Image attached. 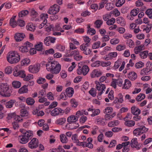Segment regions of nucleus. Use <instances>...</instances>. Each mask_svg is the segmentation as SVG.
<instances>
[{
	"label": "nucleus",
	"mask_w": 152,
	"mask_h": 152,
	"mask_svg": "<svg viewBox=\"0 0 152 152\" xmlns=\"http://www.w3.org/2000/svg\"><path fill=\"white\" fill-rule=\"evenodd\" d=\"M60 7L57 4H55L51 7L48 11V13L50 15H55L59 12Z\"/></svg>",
	"instance_id": "nucleus-8"
},
{
	"label": "nucleus",
	"mask_w": 152,
	"mask_h": 152,
	"mask_svg": "<svg viewBox=\"0 0 152 152\" xmlns=\"http://www.w3.org/2000/svg\"><path fill=\"white\" fill-rule=\"evenodd\" d=\"M46 79L42 77H39L37 80V82L39 84H42L46 82Z\"/></svg>",
	"instance_id": "nucleus-47"
},
{
	"label": "nucleus",
	"mask_w": 152,
	"mask_h": 152,
	"mask_svg": "<svg viewBox=\"0 0 152 152\" xmlns=\"http://www.w3.org/2000/svg\"><path fill=\"white\" fill-rule=\"evenodd\" d=\"M103 23V21L102 20H97L94 23L95 27L98 28H100Z\"/></svg>",
	"instance_id": "nucleus-27"
},
{
	"label": "nucleus",
	"mask_w": 152,
	"mask_h": 152,
	"mask_svg": "<svg viewBox=\"0 0 152 152\" xmlns=\"http://www.w3.org/2000/svg\"><path fill=\"white\" fill-rule=\"evenodd\" d=\"M96 88L98 91H102L103 93V91L106 88V87L104 84L99 82L98 84L96 85Z\"/></svg>",
	"instance_id": "nucleus-22"
},
{
	"label": "nucleus",
	"mask_w": 152,
	"mask_h": 152,
	"mask_svg": "<svg viewBox=\"0 0 152 152\" xmlns=\"http://www.w3.org/2000/svg\"><path fill=\"white\" fill-rule=\"evenodd\" d=\"M56 40V39L55 37L48 36L45 38L44 40V42L46 45L49 46L50 45V42L53 43L55 42Z\"/></svg>",
	"instance_id": "nucleus-12"
},
{
	"label": "nucleus",
	"mask_w": 152,
	"mask_h": 152,
	"mask_svg": "<svg viewBox=\"0 0 152 152\" xmlns=\"http://www.w3.org/2000/svg\"><path fill=\"white\" fill-rule=\"evenodd\" d=\"M117 56V53L116 52L110 53L109 54L106 55V57L105 59L107 60L111 59L113 57H115Z\"/></svg>",
	"instance_id": "nucleus-21"
},
{
	"label": "nucleus",
	"mask_w": 152,
	"mask_h": 152,
	"mask_svg": "<svg viewBox=\"0 0 152 152\" xmlns=\"http://www.w3.org/2000/svg\"><path fill=\"white\" fill-rule=\"evenodd\" d=\"M39 144L38 140L36 138H33L28 143V147L31 149L36 148Z\"/></svg>",
	"instance_id": "nucleus-10"
},
{
	"label": "nucleus",
	"mask_w": 152,
	"mask_h": 152,
	"mask_svg": "<svg viewBox=\"0 0 152 152\" xmlns=\"http://www.w3.org/2000/svg\"><path fill=\"white\" fill-rule=\"evenodd\" d=\"M10 24L13 28H14L17 26V22L14 20V19L13 18H12L10 19Z\"/></svg>",
	"instance_id": "nucleus-41"
},
{
	"label": "nucleus",
	"mask_w": 152,
	"mask_h": 152,
	"mask_svg": "<svg viewBox=\"0 0 152 152\" xmlns=\"http://www.w3.org/2000/svg\"><path fill=\"white\" fill-rule=\"evenodd\" d=\"M126 48V47L125 45H118L116 48V49L118 51H121Z\"/></svg>",
	"instance_id": "nucleus-52"
},
{
	"label": "nucleus",
	"mask_w": 152,
	"mask_h": 152,
	"mask_svg": "<svg viewBox=\"0 0 152 152\" xmlns=\"http://www.w3.org/2000/svg\"><path fill=\"white\" fill-rule=\"evenodd\" d=\"M101 62L100 61H96L91 64V66L92 67H98L100 66Z\"/></svg>",
	"instance_id": "nucleus-56"
},
{
	"label": "nucleus",
	"mask_w": 152,
	"mask_h": 152,
	"mask_svg": "<svg viewBox=\"0 0 152 152\" xmlns=\"http://www.w3.org/2000/svg\"><path fill=\"white\" fill-rule=\"evenodd\" d=\"M64 110L59 107L54 108L51 112V115L53 116H55L59 115L60 113H63Z\"/></svg>",
	"instance_id": "nucleus-11"
},
{
	"label": "nucleus",
	"mask_w": 152,
	"mask_h": 152,
	"mask_svg": "<svg viewBox=\"0 0 152 152\" xmlns=\"http://www.w3.org/2000/svg\"><path fill=\"white\" fill-rule=\"evenodd\" d=\"M131 112L134 115H138L141 113L140 110L135 106H133L131 108Z\"/></svg>",
	"instance_id": "nucleus-16"
},
{
	"label": "nucleus",
	"mask_w": 152,
	"mask_h": 152,
	"mask_svg": "<svg viewBox=\"0 0 152 152\" xmlns=\"http://www.w3.org/2000/svg\"><path fill=\"white\" fill-rule=\"evenodd\" d=\"M17 25L19 26L20 27L24 26L25 25V23L24 21L21 19H19L17 21Z\"/></svg>",
	"instance_id": "nucleus-46"
},
{
	"label": "nucleus",
	"mask_w": 152,
	"mask_h": 152,
	"mask_svg": "<svg viewBox=\"0 0 152 152\" xmlns=\"http://www.w3.org/2000/svg\"><path fill=\"white\" fill-rule=\"evenodd\" d=\"M90 42H86V43H83L80 46V49H83V48H88V47L90 46Z\"/></svg>",
	"instance_id": "nucleus-54"
},
{
	"label": "nucleus",
	"mask_w": 152,
	"mask_h": 152,
	"mask_svg": "<svg viewBox=\"0 0 152 152\" xmlns=\"http://www.w3.org/2000/svg\"><path fill=\"white\" fill-rule=\"evenodd\" d=\"M146 67L142 69L140 72L141 75H148V73L152 70V63L150 62H147L146 64Z\"/></svg>",
	"instance_id": "nucleus-6"
},
{
	"label": "nucleus",
	"mask_w": 152,
	"mask_h": 152,
	"mask_svg": "<svg viewBox=\"0 0 152 152\" xmlns=\"http://www.w3.org/2000/svg\"><path fill=\"white\" fill-rule=\"evenodd\" d=\"M14 70L13 75L15 76H19L22 78H25L26 77L25 72L24 71L18 70L17 67L15 68Z\"/></svg>",
	"instance_id": "nucleus-9"
},
{
	"label": "nucleus",
	"mask_w": 152,
	"mask_h": 152,
	"mask_svg": "<svg viewBox=\"0 0 152 152\" xmlns=\"http://www.w3.org/2000/svg\"><path fill=\"white\" fill-rule=\"evenodd\" d=\"M16 115L15 113H9L8 114L7 118L8 120L12 118H15Z\"/></svg>",
	"instance_id": "nucleus-61"
},
{
	"label": "nucleus",
	"mask_w": 152,
	"mask_h": 152,
	"mask_svg": "<svg viewBox=\"0 0 152 152\" xmlns=\"http://www.w3.org/2000/svg\"><path fill=\"white\" fill-rule=\"evenodd\" d=\"M78 118L79 116L71 115L68 117L67 119V121L68 122L74 123L78 121Z\"/></svg>",
	"instance_id": "nucleus-18"
},
{
	"label": "nucleus",
	"mask_w": 152,
	"mask_h": 152,
	"mask_svg": "<svg viewBox=\"0 0 152 152\" xmlns=\"http://www.w3.org/2000/svg\"><path fill=\"white\" fill-rule=\"evenodd\" d=\"M34 47L36 50L38 51H42L43 49L42 43L40 42L39 44L35 45Z\"/></svg>",
	"instance_id": "nucleus-32"
},
{
	"label": "nucleus",
	"mask_w": 152,
	"mask_h": 152,
	"mask_svg": "<svg viewBox=\"0 0 152 152\" xmlns=\"http://www.w3.org/2000/svg\"><path fill=\"white\" fill-rule=\"evenodd\" d=\"M30 61L29 59L27 58H25L21 61V65L22 66L24 65L27 66L30 63Z\"/></svg>",
	"instance_id": "nucleus-37"
},
{
	"label": "nucleus",
	"mask_w": 152,
	"mask_h": 152,
	"mask_svg": "<svg viewBox=\"0 0 152 152\" xmlns=\"http://www.w3.org/2000/svg\"><path fill=\"white\" fill-rule=\"evenodd\" d=\"M126 43L129 45L130 48H133L134 45V42L131 39L127 40Z\"/></svg>",
	"instance_id": "nucleus-55"
},
{
	"label": "nucleus",
	"mask_w": 152,
	"mask_h": 152,
	"mask_svg": "<svg viewBox=\"0 0 152 152\" xmlns=\"http://www.w3.org/2000/svg\"><path fill=\"white\" fill-rule=\"evenodd\" d=\"M9 85L7 83H0V94L5 97H9L11 95Z\"/></svg>",
	"instance_id": "nucleus-3"
},
{
	"label": "nucleus",
	"mask_w": 152,
	"mask_h": 152,
	"mask_svg": "<svg viewBox=\"0 0 152 152\" xmlns=\"http://www.w3.org/2000/svg\"><path fill=\"white\" fill-rule=\"evenodd\" d=\"M96 31L94 29L90 28V29H88L87 31V34H89L91 35H93L96 34Z\"/></svg>",
	"instance_id": "nucleus-50"
},
{
	"label": "nucleus",
	"mask_w": 152,
	"mask_h": 152,
	"mask_svg": "<svg viewBox=\"0 0 152 152\" xmlns=\"http://www.w3.org/2000/svg\"><path fill=\"white\" fill-rule=\"evenodd\" d=\"M131 82L129 80L126 79L125 80V83L124 86V88L128 89L131 87Z\"/></svg>",
	"instance_id": "nucleus-26"
},
{
	"label": "nucleus",
	"mask_w": 152,
	"mask_h": 152,
	"mask_svg": "<svg viewBox=\"0 0 152 152\" xmlns=\"http://www.w3.org/2000/svg\"><path fill=\"white\" fill-rule=\"evenodd\" d=\"M116 144V141L115 140H113L110 142L109 145L108 146L109 148H112L114 147Z\"/></svg>",
	"instance_id": "nucleus-64"
},
{
	"label": "nucleus",
	"mask_w": 152,
	"mask_h": 152,
	"mask_svg": "<svg viewBox=\"0 0 152 152\" xmlns=\"http://www.w3.org/2000/svg\"><path fill=\"white\" fill-rule=\"evenodd\" d=\"M20 113L21 117H26V118H29L28 112L26 109H21Z\"/></svg>",
	"instance_id": "nucleus-23"
},
{
	"label": "nucleus",
	"mask_w": 152,
	"mask_h": 152,
	"mask_svg": "<svg viewBox=\"0 0 152 152\" xmlns=\"http://www.w3.org/2000/svg\"><path fill=\"white\" fill-rule=\"evenodd\" d=\"M58 104V102H53L49 106V109L53 108L56 107Z\"/></svg>",
	"instance_id": "nucleus-60"
},
{
	"label": "nucleus",
	"mask_w": 152,
	"mask_h": 152,
	"mask_svg": "<svg viewBox=\"0 0 152 152\" xmlns=\"http://www.w3.org/2000/svg\"><path fill=\"white\" fill-rule=\"evenodd\" d=\"M12 68L11 66L7 67L5 69V73L7 74H10L12 73Z\"/></svg>",
	"instance_id": "nucleus-44"
},
{
	"label": "nucleus",
	"mask_w": 152,
	"mask_h": 152,
	"mask_svg": "<svg viewBox=\"0 0 152 152\" xmlns=\"http://www.w3.org/2000/svg\"><path fill=\"white\" fill-rule=\"evenodd\" d=\"M27 86L25 85H24L18 90V92L20 94L26 93L28 91Z\"/></svg>",
	"instance_id": "nucleus-25"
},
{
	"label": "nucleus",
	"mask_w": 152,
	"mask_h": 152,
	"mask_svg": "<svg viewBox=\"0 0 152 152\" xmlns=\"http://www.w3.org/2000/svg\"><path fill=\"white\" fill-rule=\"evenodd\" d=\"M8 61L11 64H14L18 62L20 60V56L17 52L10 51L7 57Z\"/></svg>",
	"instance_id": "nucleus-2"
},
{
	"label": "nucleus",
	"mask_w": 152,
	"mask_h": 152,
	"mask_svg": "<svg viewBox=\"0 0 152 152\" xmlns=\"http://www.w3.org/2000/svg\"><path fill=\"white\" fill-rule=\"evenodd\" d=\"M119 42V40L118 39H113L110 40V43L112 45L117 44Z\"/></svg>",
	"instance_id": "nucleus-59"
},
{
	"label": "nucleus",
	"mask_w": 152,
	"mask_h": 152,
	"mask_svg": "<svg viewBox=\"0 0 152 152\" xmlns=\"http://www.w3.org/2000/svg\"><path fill=\"white\" fill-rule=\"evenodd\" d=\"M145 14L147 15L150 18H152V9H148L145 12Z\"/></svg>",
	"instance_id": "nucleus-43"
},
{
	"label": "nucleus",
	"mask_w": 152,
	"mask_h": 152,
	"mask_svg": "<svg viewBox=\"0 0 152 152\" xmlns=\"http://www.w3.org/2000/svg\"><path fill=\"white\" fill-rule=\"evenodd\" d=\"M113 93V90H111L108 95L109 99L110 100H113L114 98Z\"/></svg>",
	"instance_id": "nucleus-53"
},
{
	"label": "nucleus",
	"mask_w": 152,
	"mask_h": 152,
	"mask_svg": "<svg viewBox=\"0 0 152 152\" xmlns=\"http://www.w3.org/2000/svg\"><path fill=\"white\" fill-rule=\"evenodd\" d=\"M48 15L47 14H42L40 16V18L42 20H47V19L48 18Z\"/></svg>",
	"instance_id": "nucleus-63"
},
{
	"label": "nucleus",
	"mask_w": 152,
	"mask_h": 152,
	"mask_svg": "<svg viewBox=\"0 0 152 152\" xmlns=\"http://www.w3.org/2000/svg\"><path fill=\"white\" fill-rule=\"evenodd\" d=\"M66 118H60L56 121V123L59 125H62L66 122Z\"/></svg>",
	"instance_id": "nucleus-31"
},
{
	"label": "nucleus",
	"mask_w": 152,
	"mask_h": 152,
	"mask_svg": "<svg viewBox=\"0 0 152 152\" xmlns=\"http://www.w3.org/2000/svg\"><path fill=\"white\" fill-rule=\"evenodd\" d=\"M39 67L37 65H31L29 67L28 70L32 73H37L38 72Z\"/></svg>",
	"instance_id": "nucleus-13"
},
{
	"label": "nucleus",
	"mask_w": 152,
	"mask_h": 152,
	"mask_svg": "<svg viewBox=\"0 0 152 152\" xmlns=\"http://www.w3.org/2000/svg\"><path fill=\"white\" fill-rule=\"evenodd\" d=\"M12 86L15 88H19L21 85L20 82L17 81H14L12 83Z\"/></svg>",
	"instance_id": "nucleus-33"
},
{
	"label": "nucleus",
	"mask_w": 152,
	"mask_h": 152,
	"mask_svg": "<svg viewBox=\"0 0 152 152\" xmlns=\"http://www.w3.org/2000/svg\"><path fill=\"white\" fill-rule=\"evenodd\" d=\"M128 77L131 80H134L137 78V75L134 72H131L128 74Z\"/></svg>",
	"instance_id": "nucleus-20"
},
{
	"label": "nucleus",
	"mask_w": 152,
	"mask_h": 152,
	"mask_svg": "<svg viewBox=\"0 0 152 152\" xmlns=\"http://www.w3.org/2000/svg\"><path fill=\"white\" fill-rule=\"evenodd\" d=\"M148 51L147 50L141 52L139 54L141 58L144 59L146 58L148 53Z\"/></svg>",
	"instance_id": "nucleus-38"
},
{
	"label": "nucleus",
	"mask_w": 152,
	"mask_h": 152,
	"mask_svg": "<svg viewBox=\"0 0 152 152\" xmlns=\"http://www.w3.org/2000/svg\"><path fill=\"white\" fill-rule=\"evenodd\" d=\"M28 13L27 10H23L19 13L18 15L19 18H22L28 15Z\"/></svg>",
	"instance_id": "nucleus-30"
},
{
	"label": "nucleus",
	"mask_w": 152,
	"mask_h": 152,
	"mask_svg": "<svg viewBox=\"0 0 152 152\" xmlns=\"http://www.w3.org/2000/svg\"><path fill=\"white\" fill-rule=\"evenodd\" d=\"M45 91V90H41L38 93L39 96L38 98H39L41 97L44 96L46 94Z\"/></svg>",
	"instance_id": "nucleus-62"
},
{
	"label": "nucleus",
	"mask_w": 152,
	"mask_h": 152,
	"mask_svg": "<svg viewBox=\"0 0 152 152\" xmlns=\"http://www.w3.org/2000/svg\"><path fill=\"white\" fill-rule=\"evenodd\" d=\"M115 22V19L114 18H112L111 19L108 20L106 22L107 25H113Z\"/></svg>",
	"instance_id": "nucleus-49"
},
{
	"label": "nucleus",
	"mask_w": 152,
	"mask_h": 152,
	"mask_svg": "<svg viewBox=\"0 0 152 152\" xmlns=\"http://www.w3.org/2000/svg\"><path fill=\"white\" fill-rule=\"evenodd\" d=\"M66 95L69 97H71L74 93L73 88L72 87H69L66 89Z\"/></svg>",
	"instance_id": "nucleus-19"
},
{
	"label": "nucleus",
	"mask_w": 152,
	"mask_h": 152,
	"mask_svg": "<svg viewBox=\"0 0 152 152\" xmlns=\"http://www.w3.org/2000/svg\"><path fill=\"white\" fill-rule=\"evenodd\" d=\"M54 53V50L53 48H50L49 50H46L45 52V53L48 55L49 54H53Z\"/></svg>",
	"instance_id": "nucleus-58"
},
{
	"label": "nucleus",
	"mask_w": 152,
	"mask_h": 152,
	"mask_svg": "<svg viewBox=\"0 0 152 152\" xmlns=\"http://www.w3.org/2000/svg\"><path fill=\"white\" fill-rule=\"evenodd\" d=\"M46 65L47 70L53 74H58L61 70V65L57 61H49Z\"/></svg>",
	"instance_id": "nucleus-1"
},
{
	"label": "nucleus",
	"mask_w": 152,
	"mask_h": 152,
	"mask_svg": "<svg viewBox=\"0 0 152 152\" xmlns=\"http://www.w3.org/2000/svg\"><path fill=\"white\" fill-rule=\"evenodd\" d=\"M60 140L63 143H66L68 141L67 137L64 134H62L60 135Z\"/></svg>",
	"instance_id": "nucleus-34"
},
{
	"label": "nucleus",
	"mask_w": 152,
	"mask_h": 152,
	"mask_svg": "<svg viewBox=\"0 0 152 152\" xmlns=\"http://www.w3.org/2000/svg\"><path fill=\"white\" fill-rule=\"evenodd\" d=\"M26 102L28 105H32L34 103L35 101L32 98L28 97L26 99Z\"/></svg>",
	"instance_id": "nucleus-29"
},
{
	"label": "nucleus",
	"mask_w": 152,
	"mask_h": 152,
	"mask_svg": "<svg viewBox=\"0 0 152 152\" xmlns=\"http://www.w3.org/2000/svg\"><path fill=\"white\" fill-rule=\"evenodd\" d=\"M144 66V63L142 61H139L136 63L135 65V67L137 68H140Z\"/></svg>",
	"instance_id": "nucleus-51"
},
{
	"label": "nucleus",
	"mask_w": 152,
	"mask_h": 152,
	"mask_svg": "<svg viewBox=\"0 0 152 152\" xmlns=\"http://www.w3.org/2000/svg\"><path fill=\"white\" fill-rule=\"evenodd\" d=\"M100 42L99 41L94 43L92 45V48L95 49L99 48L100 47Z\"/></svg>",
	"instance_id": "nucleus-40"
},
{
	"label": "nucleus",
	"mask_w": 152,
	"mask_h": 152,
	"mask_svg": "<svg viewBox=\"0 0 152 152\" xmlns=\"http://www.w3.org/2000/svg\"><path fill=\"white\" fill-rule=\"evenodd\" d=\"M25 35L22 33H18L15 34V39L16 41L18 42L22 41L25 37Z\"/></svg>",
	"instance_id": "nucleus-15"
},
{
	"label": "nucleus",
	"mask_w": 152,
	"mask_h": 152,
	"mask_svg": "<svg viewBox=\"0 0 152 152\" xmlns=\"http://www.w3.org/2000/svg\"><path fill=\"white\" fill-rule=\"evenodd\" d=\"M89 93L93 97H95L96 94V89L94 88H92L89 91Z\"/></svg>",
	"instance_id": "nucleus-42"
},
{
	"label": "nucleus",
	"mask_w": 152,
	"mask_h": 152,
	"mask_svg": "<svg viewBox=\"0 0 152 152\" xmlns=\"http://www.w3.org/2000/svg\"><path fill=\"white\" fill-rule=\"evenodd\" d=\"M15 102V100L14 99H11L8 102H6V100H5L4 104L6 108H11L12 107L13 105Z\"/></svg>",
	"instance_id": "nucleus-17"
},
{
	"label": "nucleus",
	"mask_w": 152,
	"mask_h": 152,
	"mask_svg": "<svg viewBox=\"0 0 152 152\" xmlns=\"http://www.w3.org/2000/svg\"><path fill=\"white\" fill-rule=\"evenodd\" d=\"M80 50L83 51V53L86 55H92V53L91 50L90 49L88 48L80 49Z\"/></svg>",
	"instance_id": "nucleus-24"
},
{
	"label": "nucleus",
	"mask_w": 152,
	"mask_h": 152,
	"mask_svg": "<svg viewBox=\"0 0 152 152\" xmlns=\"http://www.w3.org/2000/svg\"><path fill=\"white\" fill-rule=\"evenodd\" d=\"M100 110L99 109H94L92 114L91 115V116L94 117L99 115L100 113Z\"/></svg>",
	"instance_id": "nucleus-45"
},
{
	"label": "nucleus",
	"mask_w": 152,
	"mask_h": 152,
	"mask_svg": "<svg viewBox=\"0 0 152 152\" xmlns=\"http://www.w3.org/2000/svg\"><path fill=\"white\" fill-rule=\"evenodd\" d=\"M33 134V132L31 131H28L25 133H23V134L19 137L20 138V142L23 144L27 143L29 140L31 139Z\"/></svg>",
	"instance_id": "nucleus-4"
},
{
	"label": "nucleus",
	"mask_w": 152,
	"mask_h": 152,
	"mask_svg": "<svg viewBox=\"0 0 152 152\" xmlns=\"http://www.w3.org/2000/svg\"><path fill=\"white\" fill-rule=\"evenodd\" d=\"M89 70V69L87 65H84L81 67L79 66L78 69L77 70V73L79 75L83 74L84 75H86L88 73Z\"/></svg>",
	"instance_id": "nucleus-7"
},
{
	"label": "nucleus",
	"mask_w": 152,
	"mask_h": 152,
	"mask_svg": "<svg viewBox=\"0 0 152 152\" xmlns=\"http://www.w3.org/2000/svg\"><path fill=\"white\" fill-rule=\"evenodd\" d=\"M28 50L29 48H27L25 46H22L19 48V50L22 53L28 52Z\"/></svg>",
	"instance_id": "nucleus-48"
},
{
	"label": "nucleus",
	"mask_w": 152,
	"mask_h": 152,
	"mask_svg": "<svg viewBox=\"0 0 152 152\" xmlns=\"http://www.w3.org/2000/svg\"><path fill=\"white\" fill-rule=\"evenodd\" d=\"M70 103L71 104V106L75 108L76 107L78 104V102L74 98H72L70 100Z\"/></svg>",
	"instance_id": "nucleus-28"
},
{
	"label": "nucleus",
	"mask_w": 152,
	"mask_h": 152,
	"mask_svg": "<svg viewBox=\"0 0 152 152\" xmlns=\"http://www.w3.org/2000/svg\"><path fill=\"white\" fill-rule=\"evenodd\" d=\"M137 140V138H134L132 140L130 145L132 148H134L138 144Z\"/></svg>",
	"instance_id": "nucleus-35"
},
{
	"label": "nucleus",
	"mask_w": 152,
	"mask_h": 152,
	"mask_svg": "<svg viewBox=\"0 0 152 152\" xmlns=\"http://www.w3.org/2000/svg\"><path fill=\"white\" fill-rule=\"evenodd\" d=\"M139 9L138 8L136 9H134L131 10L130 12V14L131 16H136L139 12Z\"/></svg>",
	"instance_id": "nucleus-39"
},
{
	"label": "nucleus",
	"mask_w": 152,
	"mask_h": 152,
	"mask_svg": "<svg viewBox=\"0 0 152 152\" xmlns=\"http://www.w3.org/2000/svg\"><path fill=\"white\" fill-rule=\"evenodd\" d=\"M72 139L74 142L76 143V144L79 141V140L77 139V134H75L73 135Z\"/></svg>",
	"instance_id": "nucleus-57"
},
{
	"label": "nucleus",
	"mask_w": 152,
	"mask_h": 152,
	"mask_svg": "<svg viewBox=\"0 0 152 152\" xmlns=\"http://www.w3.org/2000/svg\"><path fill=\"white\" fill-rule=\"evenodd\" d=\"M125 124L126 125L128 126L132 127L134 126L135 124V123L133 121L128 120L126 121Z\"/></svg>",
	"instance_id": "nucleus-36"
},
{
	"label": "nucleus",
	"mask_w": 152,
	"mask_h": 152,
	"mask_svg": "<svg viewBox=\"0 0 152 152\" xmlns=\"http://www.w3.org/2000/svg\"><path fill=\"white\" fill-rule=\"evenodd\" d=\"M148 129L146 128L145 126H141L140 128L135 129L133 131L134 135L136 136H139L144 133L147 132Z\"/></svg>",
	"instance_id": "nucleus-5"
},
{
	"label": "nucleus",
	"mask_w": 152,
	"mask_h": 152,
	"mask_svg": "<svg viewBox=\"0 0 152 152\" xmlns=\"http://www.w3.org/2000/svg\"><path fill=\"white\" fill-rule=\"evenodd\" d=\"M102 72L97 69L94 70L91 73V78H94L96 77H99L102 75Z\"/></svg>",
	"instance_id": "nucleus-14"
}]
</instances>
